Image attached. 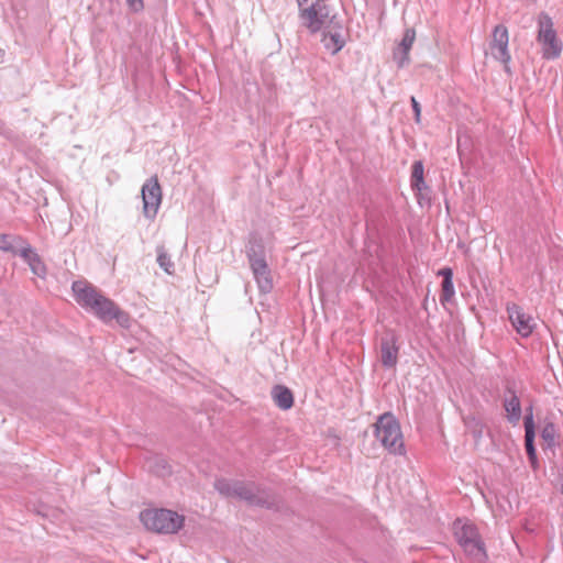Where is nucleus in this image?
<instances>
[{
  "instance_id": "2",
  "label": "nucleus",
  "mask_w": 563,
  "mask_h": 563,
  "mask_svg": "<svg viewBox=\"0 0 563 563\" xmlns=\"http://www.w3.org/2000/svg\"><path fill=\"white\" fill-rule=\"evenodd\" d=\"M213 487L220 495L243 500L250 506L271 509L277 505L269 489L252 481L218 478Z\"/></svg>"
},
{
  "instance_id": "27",
  "label": "nucleus",
  "mask_w": 563,
  "mask_h": 563,
  "mask_svg": "<svg viewBox=\"0 0 563 563\" xmlns=\"http://www.w3.org/2000/svg\"><path fill=\"white\" fill-rule=\"evenodd\" d=\"M522 424L525 429V435H523V446L526 452L528 453V415H525L522 417Z\"/></svg>"
},
{
  "instance_id": "22",
  "label": "nucleus",
  "mask_w": 563,
  "mask_h": 563,
  "mask_svg": "<svg viewBox=\"0 0 563 563\" xmlns=\"http://www.w3.org/2000/svg\"><path fill=\"white\" fill-rule=\"evenodd\" d=\"M147 467L151 472L155 473L157 476H166L170 474V467L167 461L162 456H153L147 460Z\"/></svg>"
},
{
  "instance_id": "5",
  "label": "nucleus",
  "mask_w": 563,
  "mask_h": 563,
  "mask_svg": "<svg viewBox=\"0 0 563 563\" xmlns=\"http://www.w3.org/2000/svg\"><path fill=\"white\" fill-rule=\"evenodd\" d=\"M537 44L544 59H556L561 56L563 51V43L558 36L554 29V22L551 16L541 13L537 21Z\"/></svg>"
},
{
  "instance_id": "29",
  "label": "nucleus",
  "mask_w": 563,
  "mask_h": 563,
  "mask_svg": "<svg viewBox=\"0 0 563 563\" xmlns=\"http://www.w3.org/2000/svg\"><path fill=\"white\" fill-rule=\"evenodd\" d=\"M309 1L310 0H297L299 11L305 10V8H309Z\"/></svg>"
},
{
  "instance_id": "17",
  "label": "nucleus",
  "mask_w": 563,
  "mask_h": 563,
  "mask_svg": "<svg viewBox=\"0 0 563 563\" xmlns=\"http://www.w3.org/2000/svg\"><path fill=\"white\" fill-rule=\"evenodd\" d=\"M246 256L250 265L255 264V261H265V247L260 236L252 234L246 245Z\"/></svg>"
},
{
  "instance_id": "18",
  "label": "nucleus",
  "mask_w": 563,
  "mask_h": 563,
  "mask_svg": "<svg viewBox=\"0 0 563 563\" xmlns=\"http://www.w3.org/2000/svg\"><path fill=\"white\" fill-rule=\"evenodd\" d=\"M440 276H442V284H441V295H440V301L442 303L449 302L453 299L455 295L454 286H453V271L450 267H443L438 273Z\"/></svg>"
},
{
  "instance_id": "20",
  "label": "nucleus",
  "mask_w": 563,
  "mask_h": 563,
  "mask_svg": "<svg viewBox=\"0 0 563 563\" xmlns=\"http://www.w3.org/2000/svg\"><path fill=\"white\" fill-rule=\"evenodd\" d=\"M411 188L417 195H421L422 190L428 189L423 177V164L421 161H416L412 164L411 170Z\"/></svg>"
},
{
  "instance_id": "4",
  "label": "nucleus",
  "mask_w": 563,
  "mask_h": 563,
  "mask_svg": "<svg viewBox=\"0 0 563 563\" xmlns=\"http://www.w3.org/2000/svg\"><path fill=\"white\" fill-rule=\"evenodd\" d=\"M375 437L391 454H405V444L399 422L390 413L382 415L375 423Z\"/></svg>"
},
{
  "instance_id": "23",
  "label": "nucleus",
  "mask_w": 563,
  "mask_h": 563,
  "mask_svg": "<svg viewBox=\"0 0 563 563\" xmlns=\"http://www.w3.org/2000/svg\"><path fill=\"white\" fill-rule=\"evenodd\" d=\"M156 254H157V264L164 272H166L168 275L174 274V262L170 258V255L167 253L164 245L156 246Z\"/></svg>"
},
{
  "instance_id": "25",
  "label": "nucleus",
  "mask_w": 563,
  "mask_h": 563,
  "mask_svg": "<svg viewBox=\"0 0 563 563\" xmlns=\"http://www.w3.org/2000/svg\"><path fill=\"white\" fill-rule=\"evenodd\" d=\"M533 438H534V426H533L532 412L530 411V466H533L536 463V449L533 446Z\"/></svg>"
},
{
  "instance_id": "1",
  "label": "nucleus",
  "mask_w": 563,
  "mask_h": 563,
  "mask_svg": "<svg viewBox=\"0 0 563 563\" xmlns=\"http://www.w3.org/2000/svg\"><path fill=\"white\" fill-rule=\"evenodd\" d=\"M75 300L103 322L117 320L123 327H130V316L117 303L86 280H76L71 285Z\"/></svg>"
},
{
  "instance_id": "3",
  "label": "nucleus",
  "mask_w": 563,
  "mask_h": 563,
  "mask_svg": "<svg viewBox=\"0 0 563 563\" xmlns=\"http://www.w3.org/2000/svg\"><path fill=\"white\" fill-rule=\"evenodd\" d=\"M140 519L146 529L166 534L178 532L185 522L184 516L169 509H145Z\"/></svg>"
},
{
  "instance_id": "26",
  "label": "nucleus",
  "mask_w": 563,
  "mask_h": 563,
  "mask_svg": "<svg viewBox=\"0 0 563 563\" xmlns=\"http://www.w3.org/2000/svg\"><path fill=\"white\" fill-rule=\"evenodd\" d=\"M410 101H411V107H412V110L415 113V121L417 123H419L421 120V106L415 97H411Z\"/></svg>"
},
{
  "instance_id": "12",
  "label": "nucleus",
  "mask_w": 563,
  "mask_h": 563,
  "mask_svg": "<svg viewBox=\"0 0 563 563\" xmlns=\"http://www.w3.org/2000/svg\"><path fill=\"white\" fill-rule=\"evenodd\" d=\"M258 289L262 294H268L273 289V278L271 269L267 265L266 260L258 262L255 261V264L250 265Z\"/></svg>"
},
{
  "instance_id": "14",
  "label": "nucleus",
  "mask_w": 563,
  "mask_h": 563,
  "mask_svg": "<svg viewBox=\"0 0 563 563\" xmlns=\"http://www.w3.org/2000/svg\"><path fill=\"white\" fill-rule=\"evenodd\" d=\"M19 255L27 263L31 271L38 277H44L46 274V267L44 263L42 262L38 254L31 247L30 244L25 243V246H23Z\"/></svg>"
},
{
  "instance_id": "13",
  "label": "nucleus",
  "mask_w": 563,
  "mask_h": 563,
  "mask_svg": "<svg viewBox=\"0 0 563 563\" xmlns=\"http://www.w3.org/2000/svg\"><path fill=\"white\" fill-rule=\"evenodd\" d=\"M416 40V31L411 27L405 30L401 42L394 51V59L398 67H404L409 63V52Z\"/></svg>"
},
{
  "instance_id": "6",
  "label": "nucleus",
  "mask_w": 563,
  "mask_h": 563,
  "mask_svg": "<svg viewBox=\"0 0 563 563\" xmlns=\"http://www.w3.org/2000/svg\"><path fill=\"white\" fill-rule=\"evenodd\" d=\"M299 20L303 27L311 34H316L332 23L336 24V14L331 13L328 0H314L310 2L309 8L300 10Z\"/></svg>"
},
{
  "instance_id": "7",
  "label": "nucleus",
  "mask_w": 563,
  "mask_h": 563,
  "mask_svg": "<svg viewBox=\"0 0 563 563\" xmlns=\"http://www.w3.org/2000/svg\"><path fill=\"white\" fill-rule=\"evenodd\" d=\"M460 523L461 521L457 520L454 526V534L459 544L470 556L474 558L475 560L482 561L486 559L487 555L485 552L484 543L481 540L476 527L471 523Z\"/></svg>"
},
{
  "instance_id": "21",
  "label": "nucleus",
  "mask_w": 563,
  "mask_h": 563,
  "mask_svg": "<svg viewBox=\"0 0 563 563\" xmlns=\"http://www.w3.org/2000/svg\"><path fill=\"white\" fill-rule=\"evenodd\" d=\"M540 437L543 441V449H554L558 438L555 426L552 422H545L541 429Z\"/></svg>"
},
{
  "instance_id": "30",
  "label": "nucleus",
  "mask_w": 563,
  "mask_h": 563,
  "mask_svg": "<svg viewBox=\"0 0 563 563\" xmlns=\"http://www.w3.org/2000/svg\"><path fill=\"white\" fill-rule=\"evenodd\" d=\"M4 56V52L0 48V63H2Z\"/></svg>"
},
{
  "instance_id": "16",
  "label": "nucleus",
  "mask_w": 563,
  "mask_h": 563,
  "mask_svg": "<svg viewBox=\"0 0 563 563\" xmlns=\"http://www.w3.org/2000/svg\"><path fill=\"white\" fill-rule=\"evenodd\" d=\"M272 398L275 405L282 410H288L294 405L292 391L284 385H275L272 388Z\"/></svg>"
},
{
  "instance_id": "28",
  "label": "nucleus",
  "mask_w": 563,
  "mask_h": 563,
  "mask_svg": "<svg viewBox=\"0 0 563 563\" xmlns=\"http://www.w3.org/2000/svg\"><path fill=\"white\" fill-rule=\"evenodd\" d=\"M129 7L135 12L144 8L143 0H126Z\"/></svg>"
},
{
  "instance_id": "15",
  "label": "nucleus",
  "mask_w": 563,
  "mask_h": 563,
  "mask_svg": "<svg viewBox=\"0 0 563 563\" xmlns=\"http://www.w3.org/2000/svg\"><path fill=\"white\" fill-rule=\"evenodd\" d=\"M508 318L516 331L523 338H528V318L516 303L507 306Z\"/></svg>"
},
{
  "instance_id": "24",
  "label": "nucleus",
  "mask_w": 563,
  "mask_h": 563,
  "mask_svg": "<svg viewBox=\"0 0 563 563\" xmlns=\"http://www.w3.org/2000/svg\"><path fill=\"white\" fill-rule=\"evenodd\" d=\"M15 242L24 243V240L20 236L0 233V250L19 254L20 250L15 247Z\"/></svg>"
},
{
  "instance_id": "11",
  "label": "nucleus",
  "mask_w": 563,
  "mask_h": 563,
  "mask_svg": "<svg viewBox=\"0 0 563 563\" xmlns=\"http://www.w3.org/2000/svg\"><path fill=\"white\" fill-rule=\"evenodd\" d=\"M399 346L397 336L389 332L380 339V362L386 368H393L398 362Z\"/></svg>"
},
{
  "instance_id": "31",
  "label": "nucleus",
  "mask_w": 563,
  "mask_h": 563,
  "mask_svg": "<svg viewBox=\"0 0 563 563\" xmlns=\"http://www.w3.org/2000/svg\"><path fill=\"white\" fill-rule=\"evenodd\" d=\"M475 437H476V438H479V437H481V431L475 432Z\"/></svg>"
},
{
  "instance_id": "8",
  "label": "nucleus",
  "mask_w": 563,
  "mask_h": 563,
  "mask_svg": "<svg viewBox=\"0 0 563 563\" xmlns=\"http://www.w3.org/2000/svg\"><path fill=\"white\" fill-rule=\"evenodd\" d=\"M143 200V213L145 218L153 220L162 203V188L156 176L148 178L141 190Z\"/></svg>"
},
{
  "instance_id": "19",
  "label": "nucleus",
  "mask_w": 563,
  "mask_h": 563,
  "mask_svg": "<svg viewBox=\"0 0 563 563\" xmlns=\"http://www.w3.org/2000/svg\"><path fill=\"white\" fill-rule=\"evenodd\" d=\"M507 412V419L512 424H517L521 418V405L519 398L515 394H510L504 402Z\"/></svg>"
},
{
  "instance_id": "10",
  "label": "nucleus",
  "mask_w": 563,
  "mask_h": 563,
  "mask_svg": "<svg viewBox=\"0 0 563 563\" xmlns=\"http://www.w3.org/2000/svg\"><path fill=\"white\" fill-rule=\"evenodd\" d=\"M490 53L497 60L508 62L510 56L508 53V31L504 25H497L492 35L489 44Z\"/></svg>"
},
{
  "instance_id": "9",
  "label": "nucleus",
  "mask_w": 563,
  "mask_h": 563,
  "mask_svg": "<svg viewBox=\"0 0 563 563\" xmlns=\"http://www.w3.org/2000/svg\"><path fill=\"white\" fill-rule=\"evenodd\" d=\"M323 30L321 42L323 46L331 52L332 55L339 53L345 45V38L342 34L343 25L341 20H336V24H329Z\"/></svg>"
}]
</instances>
